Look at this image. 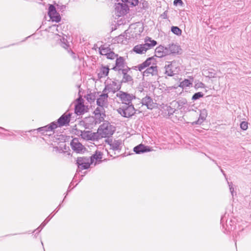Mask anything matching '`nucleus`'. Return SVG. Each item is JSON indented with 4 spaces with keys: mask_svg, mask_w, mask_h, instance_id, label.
<instances>
[{
    "mask_svg": "<svg viewBox=\"0 0 251 251\" xmlns=\"http://www.w3.org/2000/svg\"><path fill=\"white\" fill-rule=\"evenodd\" d=\"M108 95L107 93H103L97 99L98 107L94 113L95 115L96 122L100 123L104 120L105 117L104 107L108 104Z\"/></svg>",
    "mask_w": 251,
    "mask_h": 251,
    "instance_id": "nucleus-1",
    "label": "nucleus"
},
{
    "mask_svg": "<svg viewBox=\"0 0 251 251\" xmlns=\"http://www.w3.org/2000/svg\"><path fill=\"white\" fill-rule=\"evenodd\" d=\"M154 59L153 57H149L145 61L135 67L140 72H142L147 68L143 72V75L144 76H149L150 75L151 76H157V67L156 65H154Z\"/></svg>",
    "mask_w": 251,
    "mask_h": 251,
    "instance_id": "nucleus-2",
    "label": "nucleus"
},
{
    "mask_svg": "<svg viewBox=\"0 0 251 251\" xmlns=\"http://www.w3.org/2000/svg\"><path fill=\"white\" fill-rule=\"evenodd\" d=\"M114 127L108 123H104L100 126L96 133L98 140L102 138L108 137L113 134Z\"/></svg>",
    "mask_w": 251,
    "mask_h": 251,
    "instance_id": "nucleus-3",
    "label": "nucleus"
},
{
    "mask_svg": "<svg viewBox=\"0 0 251 251\" xmlns=\"http://www.w3.org/2000/svg\"><path fill=\"white\" fill-rule=\"evenodd\" d=\"M157 44L156 41L151 40L150 38H146L145 44H139L135 46L133 50L136 53H145L148 50H150L154 47Z\"/></svg>",
    "mask_w": 251,
    "mask_h": 251,
    "instance_id": "nucleus-4",
    "label": "nucleus"
},
{
    "mask_svg": "<svg viewBox=\"0 0 251 251\" xmlns=\"http://www.w3.org/2000/svg\"><path fill=\"white\" fill-rule=\"evenodd\" d=\"M118 113L122 116L129 118L135 113V109L132 104H125L117 110Z\"/></svg>",
    "mask_w": 251,
    "mask_h": 251,
    "instance_id": "nucleus-5",
    "label": "nucleus"
},
{
    "mask_svg": "<svg viewBox=\"0 0 251 251\" xmlns=\"http://www.w3.org/2000/svg\"><path fill=\"white\" fill-rule=\"evenodd\" d=\"M129 10L127 4L124 2H118L114 5V15L118 18L125 15Z\"/></svg>",
    "mask_w": 251,
    "mask_h": 251,
    "instance_id": "nucleus-6",
    "label": "nucleus"
},
{
    "mask_svg": "<svg viewBox=\"0 0 251 251\" xmlns=\"http://www.w3.org/2000/svg\"><path fill=\"white\" fill-rule=\"evenodd\" d=\"M116 96L120 99L122 103L124 105L132 104V100L136 98L134 95L121 91L117 93Z\"/></svg>",
    "mask_w": 251,
    "mask_h": 251,
    "instance_id": "nucleus-7",
    "label": "nucleus"
},
{
    "mask_svg": "<svg viewBox=\"0 0 251 251\" xmlns=\"http://www.w3.org/2000/svg\"><path fill=\"white\" fill-rule=\"evenodd\" d=\"M168 65L165 66V74L170 76H172L175 74L178 73V69L176 66V64L175 62H168Z\"/></svg>",
    "mask_w": 251,
    "mask_h": 251,
    "instance_id": "nucleus-8",
    "label": "nucleus"
},
{
    "mask_svg": "<svg viewBox=\"0 0 251 251\" xmlns=\"http://www.w3.org/2000/svg\"><path fill=\"white\" fill-rule=\"evenodd\" d=\"M76 164L78 166L77 171L81 170L87 169L89 168L91 161L90 158L87 157H78L76 160Z\"/></svg>",
    "mask_w": 251,
    "mask_h": 251,
    "instance_id": "nucleus-9",
    "label": "nucleus"
},
{
    "mask_svg": "<svg viewBox=\"0 0 251 251\" xmlns=\"http://www.w3.org/2000/svg\"><path fill=\"white\" fill-rule=\"evenodd\" d=\"M121 89V85L117 82L112 81L105 85L103 90V93L112 92L113 93L119 91Z\"/></svg>",
    "mask_w": 251,
    "mask_h": 251,
    "instance_id": "nucleus-10",
    "label": "nucleus"
},
{
    "mask_svg": "<svg viewBox=\"0 0 251 251\" xmlns=\"http://www.w3.org/2000/svg\"><path fill=\"white\" fill-rule=\"evenodd\" d=\"M48 15L53 22H59L61 20V17L57 12L56 8L53 5H50L49 7Z\"/></svg>",
    "mask_w": 251,
    "mask_h": 251,
    "instance_id": "nucleus-11",
    "label": "nucleus"
},
{
    "mask_svg": "<svg viewBox=\"0 0 251 251\" xmlns=\"http://www.w3.org/2000/svg\"><path fill=\"white\" fill-rule=\"evenodd\" d=\"M128 68L125 62V60L123 57H119L116 58L115 66H114L112 69L115 71H121L122 72L124 70H126V68Z\"/></svg>",
    "mask_w": 251,
    "mask_h": 251,
    "instance_id": "nucleus-12",
    "label": "nucleus"
},
{
    "mask_svg": "<svg viewBox=\"0 0 251 251\" xmlns=\"http://www.w3.org/2000/svg\"><path fill=\"white\" fill-rule=\"evenodd\" d=\"M80 136L82 138L86 140H98L97 134L96 133L92 132L89 131H80Z\"/></svg>",
    "mask_w": 251,
    "mask_h": 251,
    "instance_id": "nucleus-13",
    "label": "nucleus"
},
{
    "mask_svg": "<svg viewBox=\"0 0 251 251\" xmlns=\"http://www.w3.org/2000/svg\"><path fill=\"white\" fill-rule=\"evenodd\" d=\"M110 146V151H117L120 152L121 150L122 141L121 140L111 141L108 142Z\"/></svg>",
    "mask_w": 251,
    "mask_h": 251,
    "instance_id": "nucleus-14",
    "label": "nucleus"
},
{
    "mask_svg": "<svg viewBox=\"0 0 251 251\" xmlns=\"http://www.w3.org/2000/svg\"><path fill=\"white\" fill-rule=\"evenodd\" d=\"M72 149L76 152L82 151L84 149L83 146L79 142L77 138H74L71 142Z\"/></svg>",
    "mask_w": 251,
    "mask_h": 251,
    "instance_id": "nucleus-15",
    "label": "nucleus"
},
{
    "mask_svg": "<svg viewBox=\"0 0 251 251\" xmlns=\"http://www.w3.org/2000/svg\"><path fill=\"white\" fill-rule=\"evenodd\" d=\"M142 105L146 106L149 109H152L155 105V103L153 102L151 97L146 96L142 100Z\"/></svg>",
    "mask_w": 251,
    "mask_h": 251,
    "instance_id": "nucleus-16",
    "label": "nucleus"
},
{
    "mask_svg": "<svg viewBox=\"0 0 251 251\" xmlns=\"http://www.w3.org/2000/svg\"><path fill=\"white\" fill-rule=\"evenodd\" d=\"M109 69L108 67L101 65L97 70L98 76L99 78H101L107 76L109 74Z\"/></svg>",
    "mask_w": 251,
    "mask_h": 251,
    "instance_id": "nucleus-17",
    "label": "nucleus"
},
{
    "mask_svg": "<svg viewBox=\"0 0 251 251\" xmlns=\"http://www.w3.org/2000/svg\"><path fill=\"white\" fill-rule=\"evenodd\" d=\"M81 101V99H78L77 103L75 106V112L78 115L82 114L85 111V106Z\"/></svg>",
    "mask_w": 251,
    "mask_h": 251,
    "instance_id": "nucleus-18",
    "label": "nucleus"
},
{
    "mask_svg": "<svg viewBox=\"0 0 251 251\" xmlns=\"http://www.w3.org/2000/svg\"><path fill=\"white\" fill-rule=\"evenodd\" d=\"M70 114H64L57 120V123L60 126L68 124L70 121Z\"/></svg>",
    "mask_w": 251,
    "mask_h": 251,
    "instance_id": "nucleus-19",
    "label": "nucleus"
},
{
    "mask_svg": "<svg viewBox=\"0 0 251 251\" xmlns=\"http://www.w3.org/2000/svg\"><path fill=\"white\" fill-rule=\"evenodd\" d=\"M57 127V124L54 122H52L50 125H47L46 126L38 128L37 130L39 132H41L42 133L44 134L45 132L52 131Z\"/></svg>",
    "mask_w": 251,
    "mask_h": 251,
    "instance_id": "nucleus-20",
    "label": "nucleus"
},
{
    "mask_svg": "<svg viewBox=\"0 0 251 251\" xmlns=\"http://www.w3.org/2000/svg\"><path fill=\"white\" fill-rule=\"evenodd\" d=\"M102 158V153L100 151H97L95 153L90 157L91 163L93 164L94 163V165H95L97 162L101 161Z\"/></svg>",
    "mask_w": 251,
    "mask_h": 251,
    "instance_id": "nucleus-21",
    "label": "nucleus"
},
{
    "mask_svg": "<svg viewBox=\"0 0 251 251\" xmlns=\"http://www.w3.org/2000/svg\"><path fill=\"white\" fill-rule=\"evenodd\" d=\"M133 151L136 153H143L147 151H150V150L147 148V147L145 146L142 144H140L134 148Z\"/></svg>",
    "mask_w": 251,
    "mask_h": 251,
    "instance_id": "nucleus-22",
    "label": "nucleus"
},
{
    "mask_svg": "<svg viewBox=\"0 0 251 251\" xmlns=\"http://www.w3.org/2000/svg\"><path fill=\"white\" fill-rule=\"evenodd\" d=\"M207 113L206 110L203 109L201 110L199 119L196 122V124H201L206 119Z\"/></svg>",
    "mask_w": 251,
    "mask_h": 251,
    "instance_id": "nucleus-23",
    "label": "nucleus"
},
{
    "mask_svg": "<svg viewBox=\"0 0 251 251\" xmlns=\"http://www.w3.org/2000/svg\"><path fill=\"white\" fill-rule=\"evenodd\" d=\"M129 70L128 68H126V70H124L122 72L123 75V77L122 79V82H127L131 81L132 79V77L128 74H127V72Z\"/></svg>",
    "mask_w": 251,
    "mask_h": 251,
    "instance_id": "nucleus-24",
    "label": "nucleus"
},
{
    "mask_svg": "<svg viewBox=\"0 0 251 251\" xmlns=\"http://www.w3.org/2000/svg\"><path fill=\"white\" fill-rule=\"evenodd\" d=\"M54 38H55L57 40H60L61 42V46L67 49L68 47L67 44L66 43V40L64 38H61L60 35H58V34H55Z\"/></svg>",
    "mask_w": 251,
    "mask_h": 251,
    "instance_id": "nucleus-25",
    "label": "nucleus"
},
{
    "mask_svg": "<svg viewBox=\"0 0 251 251\" xmlns=\"http://www.w3.org/2000/svg\"><path fill=\"white\" fill-rule=\"evenodd\" d=\"M99 50L101 55L106 56L109 52L111 50V49L109 47L101 46L99 48Z\"/></svg>",
    "mask_w": 251,
    "mask_h": 251,
    "instance_id": "nucleus-26",
    "label": "nucleus"
},
{
    "mask_svg": "<svg viewBox=\"0 0 251 251\" xmlns=\"http://www.w3.org/2000/svg\"><path fill=\"white\" fill-rule=\"evenodd\" d=\"M164 50H167V48H164L163 47H159L155 49V53L158 57H161L166 55V53L164 52Z\"/></svg>",
    "mask_w": 251,
    "mask_h": 251,
    "instance_id": "nucleus-27",
    "label": "nucleus"
},
{
    "mask_svg": "<svg viewBox=\"0 0 251 251\" xmlns=\"http://www.w3.org/2000/svg\"><path fill=\"white\" fill-rule=\"evenodd\" d=\"M192 84V81H190L187 79H185L183 81L180 83L179 86L183 88H185L189 87L190 85Z\"/></svg>",
    "mask_w": 251,
    "mask_h": 251,
    "instance_id": "nucleus-28",
    "label": "nucleus"
},
{
    "mask_svg": "<svg viewBox=\"0 0 251 251\" xmlns=\"http://www.w3.org/2000/svg\"><path fill=\"white\" fill-rule=\"evenodd\" d=\"M169 49L170 51V53H175L178 51V47L175 44L170 45L169 47Z\"/></svg>",
    "mask_w": 251,
    "mask_h": 251,
    "instance_id": "nucleus-29",
    "label": "nucleus"
},
{
    "mask_svg": "<svg viewBox=\"0 0 251 251\" xmlns=\"http://www.w3.org/2000/svg\"><path fill=\"white\" fill-rule=\"evenodd\" d=\"M171 31L177 35H180L182 33L181 30L177 26H172L171 27Z\"/></svg>",
    "mask_w": 251,
    "mask_h": 251,
    "instance_id": "nucleus-30",
    "label": "nucleus"
},
{
    "mask_svg": "<svg viewBox=\"0 0 251 251\" xmlns=\"http://www.w3.org/2000/svg\"><path fill=\"white\" fill-rule=\"evenodd\" d=\"M123 2L125 3H128L132 6H136L138 4L139 1L138 0H121Z\"/></svg>",
    "mask_w": 251,
    "mask_h": 251,
    "instance_id": "nucleus-31",
    "label": "nucleus"
},
{
    "mask_svg": "<svg viewBox=\"0 0 251 251\" xmlns=\"http://www.w3.org/2000/svg\"><path fill=\"white\" fill-rule=\"evenodd\" d=\"M204 96V94L201 92L196 93L194 94L192 98V100H196L198 99H199L203 97Z\"/></svg>",
    "mask_w": 251,
    "mask_h": 251,
    "instance_id": "nucleus-32",
    "label": "nucleus"
},
{
    "mask_svg": "<svg viewBox=\"0 0 251 251\" xmlns=\"http://www.w3.org/2000/svg\"><path fill=\"white\" fill-rule=\"evenodd\" d=\"M118 56L117 54H116L113 51L110 50L106 57L107 59L113 60L117 58Z\"/></svg>",
    "mask_w": 251,
    "mask_h": 251,
    "instance_id": "nucleus-33",
    "label": "nucleus"
},
{
    "mask_svg": "<svg viewBox=\"0 0 251 251\" xmlns=\"http://www.w3.org/2000/svg\"><path fill=\"white\" fill-rule=\"evenodd\" d=\"M206 74L207 75V76L210 78H214L216 77V73L213 69H209Z\"/></svg>",
    "mask_w": 251,
    "mask_h": 251,
    "instance_id": "nucleus-34",
    "label": "nucleus"
},
{
    "mask_svg": "<svg viewBox=\"0 0 251 251\" xmlns=\"http://www.w3.org/2000/svg\"><path fill=\"white\" fill-rule=\"evenodd\" d=\"M86 99L88 101H94L96 99L95 95L92 93L88 94L86 96Z\"/></svg>",
    "mask_w": 251,
    "mask_h": 251,
    "instance_id": "nucleus-35",
    "label": "nucleus"
},
{
    "mask_svg": "<svg viewBox=\"0 0 251 251\" xmlns=\"http://www.w3.org/2000/svg\"><path fill=\"white\" fill-rule=\"evenodd\" d=\"M240 127L242 129L244 130H246L248 129V124L247 122H242L241 124H240Z\"/></svg>",
    "mask_w": 251,
    "mask_h": 251,
    "instance_id": "nucleus-36",
    "label": "nucleus"
},
{
    "mask_svg": "<svg viewBox=\"0 0 251 251\" xmlns=\"http://www.w3.org/2000/svg\"><path fill=\"white\" fill-rule=\"evenodd\" d=\"M226 230L227 231L230 232L235 229V227L232 226L230 223H227L226 224Z\"/></svg>",
    "mask_w": 251,
    "mask_h": 251,
    "instance_id": "nucleus-37",
    "label": "nucleus"
},
{
    "mask_svg": "<svg viewBox=\"0 0 251 251\" xmlns=\"http://www.w3.org/2000/svg\"><path fill=\"white\" fill-rule=\"evenodd\" d=\"M228 184L229 188L230 190V192L232 196H233L234 188L232 186V183H229L228 182Z\"/></svg>",
    "mask_w": 251,
    "mask_h": 251,
    "instance_id": "nucleus-38",
    "label": "nucleus"
},
{
    "mask_svg": "<svg viewBox=\"0 0 251 251\" xmlns=\"http://www.w3.org/2000/svg\"><path fill=\"white\" fill-rule=\"evenodd\" d=\"M183 4V2L181 0H175L174 1V4L177 5V4H179L182 5Z\"/></svg>",
    "mask_w": 251,
    "mask_h": 251,
    "instance_id": "nucleus-39",
    "label": "nucleus"
},
{
    "mask_svg": "<svg viewBox=\"0 0 251 251\" xmlns=\"http://www.w3.org/2000/svg\"><path fill=\"white\" fill-rule=\"evenodd\" d=\"M47 224V223L45 222V221H44L40 226L37 229V230L39 229V232H40L41 229L43 228L44 226H45V225Z\"/></svg>",
    "mask_w": 251,
    "mask_h": 251,
    "instance_id": "nucleus-40",
    "label": "nucleus"
},
{
    "mask_svg": "<svg viewBox=\"0 0 251 251\" xmlns=\"http://www.w3.org/2000/svg\"><path fill=\"white\" fill-rule=\"evenodd\" d=\"M107 153L110 155V156H113L114 155L116 154V151H112L109 150V151H107Z\"/></svg>",
    "mask_w": 251,
    "mask_h": 251,
    "instance_id": "nucleus-41",
    "label": "nucleus"
},
{
    "mask_svg": "<svg viewBox=\"0 0 251 251\" xmlns=\"http://www.w3.org/2000/svg\"><path fill=\"white\" fill-rule=\"evenodd\" d=\"M168 108L170 109V110L169 111V113L173 114L175 112V109L174 108H171V107H168V110H169Z\"/></svg>",
    "mask_w": 251,
    "mask_h": 251,
    "instance_id": "nucleus-42",
    "label": "nucleus"
},
{
    "mask_svg": "<svg viewBox=\"0 0 251 251\" xmlns=\"http://www.w3.org/2000/svg\"><path fill=\"white\" fill-rule=\"evenodd\" d=\"M71 55L72 56V57L74 58H75V53L72 51H71Z\"/></svg>",
    "mask_w": 251,
    "mask_h": 251,
    "instance_id": "nucleus-43",
    "label": "nucleus"
},
{
    "mask_svg": "<svg viewBox=\"0 0 251 251\" xmlns=\"http://www.w3.org/2000/svg\"><path fill=\"white\" fill-rule=\"evenodd\" d=\"M50 219H46L44 221H45L46 223H47V224L48 223V222L50 221Z\"/></svg>",
    "mask_w": 251,
    "mask_h": 251,
    "instance_id": "nucleus-44",
    "label": "nucleus"
},
{
    "mask_svg": "<svg viewBox=\"0 0 251 251\" xmlns=\"http://www.w3.org/2000/svg\"><path fill=\"white\" fill-rule=\"evenodd\" d=\"M50 219H46L44 221H45L46 223H47V224L48 223V222L50 221Z\"/></svg>",
    "mask_w": 251,
    "mask_h": 251,
    "instance_id": "nucleus-45",
    "label": "nucleus"
},
{
    "mask_svg": "<svg viewBox=\"0 0 251 251\" xmlns=\"http://www.w3.org/2000/svg\"><path fill=\"white\" fill-rule=\"evenodd\" d=\"M58 27V25H57V26H56V25H53L52 26L53 28H56V30H57V27Z\"/></svg>",
    "mask_w": 251,
    "mask_h": 251,
    "instance_id": "nucleus-46",
    "label": "nucleus"
},
{
    "mask_svg": "<svg viewBox=\"0 0 251 251\" xmlns=\"http://www.w3.org/2000/svg\"><path fill=\"white\" fill-rule=\"evenodd\" d=\"M221 172H222V173L223 174V175L225 176L226 177V175H225V174L224 173V171H223L222 169H221Z\"/></svg>",
    "mask_w": 251,
    "mask_h": 251,
    "instance_id": "nucleus-47",
    "label": "nucleus"
},
{
    "mask_svg": "<svg viewBox=\"0 0 251 251\" xmlns=\"http://www.w3.org/2000/svg\"><path fill=\"white\" fill-rule=\"evenodd\" d=\"M0 128L2 129H3V130H6V129H4V128H2L1 127H0Z\"/></svg>",
    "mask_w": 251,
    "mask_h": 251,
    "instance_id": "nucleus-48",
    "label": "nucleus"
},
{
    "mask_svg": "<svg viewBox=\"0 0 251 251\" xmlns=\"http://www.w3.org/2000/svg\"><path fill=\"white\" fill-rule=\"evenodd\" d=\"M200 84H201V85H204L202 83H200Z\"/></svg>",
    "mask_w": 251,
    "mask_h": 251,
    "instance_id": "nucleus-49",
    "label": "nucleus"
},
{
    "mask_svg": "<svg viewBox=\"0 0 251 251\" xmlns=\"http://www.w3.org/2000/svg\"><path fill=\"white\" fill-rule=\"evenodd\" d=\"M213 162H215L216 163V161L214 160H212Z\"/></svg>",
    "mask_w": 251,
    "mask_h": 251,
    "instance_id": "nucleus-50",
    "label": "nucleus"
},
{
    "mask_svg": "<svg viewBox=\"0 0 251 251\" xmlns=\"http://www.w3.org/2000/svg\"><path fill=\"white\" fill-rule=\"evenodd\" d=\"M12 134H9L8 135H11Z\"/></svg>",
    "mask_w": 251,
    "mask_h": 251,
    "instance_id": "nucleus-51",
    "label": "nucleus"
}]
</instances>
